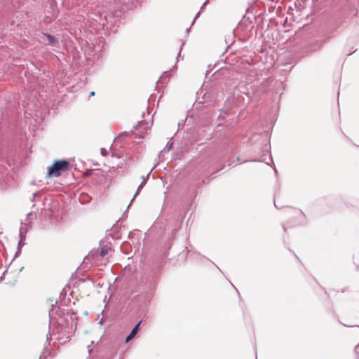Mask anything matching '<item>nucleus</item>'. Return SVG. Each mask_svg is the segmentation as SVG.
<instances>
[{"instance_id":"obj_1","label":"nucleus","mask_w":359,"mask_h":359,"mask_svg":"<svg viewBox=\"0 0 359 359\" xmlns=\"http://www.w3.org/2000/svg\"><path fill=\"white\" fill-rule=\"evenodd\" d=\"M69 163L66 160L56 161L48 168V177H59L62 172L69 169Z\"/></svg>"},{"instance_id":"obj_2","label":"nucleus","mask_w":359,"mask_h":359,"mask_svg":"<svg viewBox=\"0 0 359 359\" xmlns=\"http://www.w3.org/2000/svg\"><path fill=\"white\" fill-rule=\"evenodd\" d=\"M42 39L44 41H48L50 45H54L57 42V39L54 36L47 34H43Z\"/></svg>"},{"instance_id":"obj_3","label":"nucleus","mask_w":359,"mask_h":359,"mask_svg":"<svg viewBox=\"0 0 359 359\" xmlns=\"http://www.w3.org/2000/svg\"><path fill=\"white\" fill-rule=\"evenodd\" d=\"M140 323H141V322H140L138 324H137L135 326V327L133 329V330L131 331L130 334L126 338V342H128L129 341H130L136 335V334L137 332V330H138V327H139Z\"/></svg>"},{"instance_id":"obj_4","label":"nucleus","mask_w":359,"mask_h":359,"mask_svg":"<svg viewBox=\"0 0 359 359\" xmlns=\"http://www.w3.org/2000/svg\"><path fill=\"white\" fill-rule=\"evenodd\" d=\"M147 177H143V180L142 182V183L140 184V186L138 187V189H137V191L136 192V194H135L132 201L135 199V198L137 196V195L139 194V192L140 191V190L143 188V187L145 185L146 182H147Z\"/></svg>"},{"instance_id":"obj_5","label":"nucleus","mask_w":359,"mask_h":359,"mask_svg":"<svg viewBox=\"0 0 359 359\" xmlns=\"http://www.w3.org/2000/svg\"><path fill=\"white\" fill-rule=\"evenodd\" d=\"M109 251V248L106 246H104L101 248L100 255L101 257H104L106 255H107Z\"/></svg>"},{"instance_id":"obj_6","label":"nucleus","mask_w":359,"mask_h":359,"mask_svg":"<svg viewBox=\"0 0 359 359\" xmlns=\"http://www.w3.org/2000/svg\"><path fill=\"white\" fill-rule=\"evenodd\" d=\"M101 154L103 155V156H107V151L106 149H101Z\"/></svg>"},{"instance_id":"obj_7","label":"nucleus","mask_w":359,"mask_h":359,"mask_svg":"<svg viewBox=\"0 0 359 359\" xmlns=\"http://www.w3.org/2000/svg\"><path fill=\"white\" fill-rule=\"evenodd\" d=\"M26 231V229L23 230V228H21L20 230V235L21 236V238H22L23 236V233Z\"/></svg>"},{"instance_id":"obj_8","label":"nucleus","mask_w":359,"mask_h":359,"mask_svg":"<svg viewBox=\"0 0 359 359\" xmlns=\"http://www.w3.org/2000/svg\"><path fill=\"white\" fill-rule=\"evenodd\" d=\"M145 123H140L139 125H138V129H141L142 128H144L145 126Z\"/></svg>"},{"instance_id":"obj_9","label":"nucleus","mask_w":359,"mask_h":359,"mask_svg":"<svg viewBox=\"0 0 359 359\" xmlns=\"http://www.w3.org/2000/svg\"><path fill=\"white\" fill-rule=\"evenodd\" d=\"M206 4H207V1H205V2L203 4V6L201 7V8H203L206 5Z\"/></svg>"},{"instance_id":"obj_10","label":"nucleus","mask_w":359,"mask_h":359,"mask_svg":"<svg viewBox=\"0 0 359 359\" xmlns=\"http://www.w3.org/2000/svg\"><path fill=\"white\" fill-rule=\"evenodd\" d=\"M90 95H91L92 96H93V95H95V92L92 91V92L90 93Z\"/></svg>"},{"instance_id":"obj_11","label":"nucleus","mask_w":359,"mask_h":359,"mask_svg":"<svg viewBox=\"0 0 359 359\" xmlns=\"http://www.w3.org/2000/svg\"><path fill=\"white\" fill-rule=\"evenodd\" d=\"M172 144H168V149H170Z\"/></svg>"},{"instance_id":"obj_12","label":"nucleus","mask_w":359,"mask_h":359,"mask_svg":"<svg viewBox=\"0 0 359 359\" xmlns=\"http://www.w3.org/2000/svg\"><path fill=\"white\" fill-rule=\"evenodd\" d=\"M172 144H168V149H170Z\"/></svg>"}]
</instances>
